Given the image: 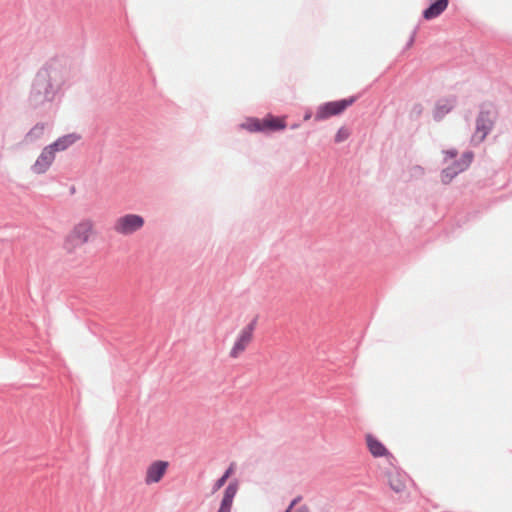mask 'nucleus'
I'll return each mask as SVG.
<instances>
[{
    "instance_id": "nucleus-1",
    "label": "nucleus",
    "mask_w": 512,
    "mask_h": 512,
    "mask_svg": "<svg viewBox=\"0 0 512 512\" xmlns=\"http://www.w3.org/2000/svg\"><path fill=\"white\" fill-rule=\"evenodd\" d=\"M66 80L65 66L60 59L46 61L31 81L27 107L37 116H50L64 96Z\"/></svg>"
},
{
    "instance_id": "nucleus-2",
    "label": "nucleus",
    "mask_w": 512,
    "mask_h": 512,
    "mask_svg": "<svg viewBox=\"0 0 512 512\" xmlns=\"http://www.w3.org/2000/svg\"><path fill=\"white\" fill-rule=\"evenodd\" d=\"M498 117L496 106L491 102H483L479 105V113L476 118V127L473 138L483 142L493 130Z\"/></svg>"
},
{
    "instance_id": "nucleus-3",
    "label": "nucleus",
    "mask_w": 512,
    "mask_h": 512,
    "mask_svg": "<svg viewBox=\"0 0 512 512\" xmlns=\"http://www.w3.org/2000/svg\"><path fill=\"white\" fill-rule=\"evenodd\" d=\"M358 100L357 95L336 101L325 102L318 106L315 113V121H323L330 117L341 115L348 107Z\"/></svg>"
},
{
    "instance_id": "nucleus-4",
    "label": "nucleus",
    "mask_w": 512,
    "mask_h": 512,
    "mask_svg": "<svg viewBox=\"0 0 512 512\" xmlns=\"http://www.w3.org/2000/svg\"><path fill=\"white\" fill-rule=\"evenodd\" d=\"M474 159V153L471 150L465 151L461 157L451 162L447 167L441 170V182L445 185L451 181L461 172L469 168Z\"/></svg>"
},
{
    "instance_id": "nucleus-5",
    "label": "nucleus",
    "mask_w": 512,
    "mask_h": 512,
    "mask_svg": "<svg viewBox=\"0 0 512 512\" xmlns=\"http://www.w3.org/2000/svg\"><path fill=\"white\" fill-rule=\"evenodd\" d=\"M92 224L90 221H83L77 224L73 231L66 237L64 248L71 252L74 248L83 245L89 239Z\"/></svg>"
},
{
    "instance_id": "nucleus-6",
    "label": "nucleus",
    "mask_w": 512,
    "mask_h": 512,
    "mask_svg": "<svg viewBox=\"0 0 512 512\" xmlns=\"http://www.w3.org/2000/svg\"><path fill=\"white\" fill-rule=\"evenodd\" d=\"M145 224V220L138 214H126L117 219L114 230L122 235H131L140 230Z\"/></svg>"
},
{
    "instance_id": "nucleus-7",
    "label": "nucleus",
    "mask_w": 512,
    "mask_h": 512,
    "mask_svg": "<svg viewBox=\"0 0 512 512\" xmlns=\"http://www.w3.org/2000/svg\"><path fill=\"white\" fill-rule=\"evenodd\" d=\"M258 317H254L239 333L231 351L230 357L237 358L240 352H243L253 337V332L257 325Z\"/></svg>"
},
{
    "instance_id": "nucleus-8",
    "label": "nucleus",
    "mask_w": 512,
    "mask_h": 512,
    "mask_svg": "<svg viewBox=\"0 0 512 512\" xmlns=\"http://www.w3.org/2000/svg\"><path fill=\"white\" fill-rule=\"evenodd\" d=\"M55 160L53 151L45 146L40 155L37 157L34 164L31 166V171L37 175L46 173Z\"/></svg>"
},
{
    "instance_id": "nucleus-9",
    "label": "nucleus",
    "mask_w": 512,
    "mask_h": 512,
    "mask_svg": "<svg viewBox=\"0 0 512 512\" xmlns=\"http://www.w3.org/2000/svg\"><path fill=\"white\" fill-rule=\"evenodd\" d=\"M168 467L169 463L164 460H157L151 463L147 468L145 483L149 485L160 482Z\"/></svg>"
},
{
    "instance_id": "nucleus-10",
    "label": "nucleus",
    "mask_w": 512,
    "mask_h": 512,
    "mask_svg": "<svg viewBox=\"0 0 512 512\" xmlns=\"http://www.w3.org/2000/svg\"><path fill=\"white\" fill-rule=\"evenodd\" d=\"M456 104L457 97L455 95L437 100L433 110V119L436 122L441 121L448 113L454 109Z\"/></svg>"
},
{
    "instance_id": "nucleus-11",
    "label": "nucleus",
    "mask_w": 512,
    "mask_h": 512,
    "mask_svg": "<svg viewBox=\"0 0 512 512\" xmlns=\"http://www.w3.org/2000/svg\"><path fill=\"white\" fill-rule=\"evenodd\" d=\"M239 489V480L233 479L226 486L220 507L217 512H231L233 500Z\"/></svg>"
},
{
    "instance_id": "nucleus-12",
    "label": "nucleus",
    "mask_w": 512,
    "mask_h": 512,
    "mask_svg": "<svg viewBox=\"0 0 512 512\" xmlns=\"http://www.w3.org/2000/svg\"><path fill=\"white\" fill-rule=\"evenodd\" d=\"M80 139L81 136L78 133H69L57 138L54 142L47 146L53 151L54 154H56V152L67 150Z\"/></svg>"
},
{
    "instance_id": "nucleus-13",
    "label": "nucleus",
    "mask_w": 512,
    "mask_h": 512,
    "mask_svg": "<svg viewBox=\"0 0 512 512\" xmlns=\"http://www.w3.org/2000/svg\"><path fill=\"white\" fill-rule=\"evenodd\" d=\"M449 0H431L422 12V17L429 21L440 16L448 7Z\"/></svg>"
},
{
    "instance_id": "nucleus-14",
    "label": "nucleus",
    "mask_w": 512,
    "mask_h": 512,
    "mask_svg": "<svg viewBox=\"0 0 512 512\" xmlns=\"http://www.w3.org/2000/svg\"><path fill=\"white\" fill-rule=\"evenodd\" d=\"M366 443L373 457L379 458L391 455L385 445L371 434H367Z\"/></svg>"
},
{
    "instance_id": "nucleus-15",
    "label": "nucleus",
    "mask_w": 512,
    "mask_h": 512,
    "mask_svg": "<svg viewBox=\"0 0 512 512\" xmlns=\"http://www.w3.org/2000/svg\"><path fill=\"white\" fill-rule=\"evenodd\" d=\"M48 127V123L37 122L25 135L23 142L25 144H34L43 138L45 131Z\"/></svg>"
},
{
    "instance_id": "nucleus-16",
    "label": "nucleus",
    "mask_w": 512,
    "mask_h": 512,
    "mask_svg": "<svg viewBox=\"0 0 512 512\" xmlns=\"http://www.w3.org/2000/svg\"><path fill=\"white\" fill-rule=\"evenodd\" d=\"M264 132L265 131H281L286 128L285 119L278 116L268 114L264 119Z\"/></svg>"
},
{
    "instance_id": "nucleus-17",
    "label": "nucleus",
    "mask_w": 512,
    "mask_h": 512,
    "mask_svg": "<svg viewBox=\"0 0 512 512\" xmlns=\"http://www.w3.org/2000/svg\"><path fill=\"white\" fill-rule=\"evenodd\" d=\"M264 120L255 117H248L244 123L240 125L241 128L249 132H264Z\"/></svg>"
},
{
    "instance_id": "nucleus-18",
    "label": "nucleus",
    "mask_w": 512,
    "mask_h": 512,
    "mask_svg": "<svg viewBox=\"0 0 512 512\" xmlns=\"http://www.w3.org/2000/svg\"><path fill=\"white\" fill-rule=\"evenodd\" d=\"M389 485L390 488L396 493H400L405 490L406 484L404 479L400 474L390 475L389 476Z\"/></svg>"
},
{
    "instance_id": "nucleus-19",
    "label": "nucleus",
    "mask_w": 512,
    "mask_h": 512,
    "mask_svg": "<svg viewBox=\"0 0 512 512\" xmlns=\"http://www.w3.org/2000/svg\"><path fill=\"white\" fill-rule=\"evenodd\" d=\"M350 135H351L350 130L348 128H346L345 126H342L336 132V135L334 137V142L337 144L342 143L345 140H347L350 137Z\"/></svg>"
},
{
    "instance_id": "nucleus-20",
    "label": "nucleus",
    "mask_w": 512,
    "mask_h": 512,
    "mask_svg": "<svg viewBox=\"0 0 512 512\" xmlns=\"http://www.w3.org/2000/svg\"><path fill=\"white\" fill-rule=\"evenodd\" d=\"M423 110H424V108L421 103H415L411 108L410 118L418 119L422 115Z\"/></svg>"
},
{
    "instance_id": "nucleus-21",
    "label": "nucleus",
    "mask_w": 512,
    "mask_h": 512,
    "mask_svg": "<svg viewBox=\"0 0 512 512\" xmlns=\"http://www.w3.org/2000/svg\"><path fill=\"white\" fill-rule=\"evenodd\" d=\"M418 28H419V26L417 25V26L413 29V31L411 32V35H410V37H409L408 41H407V42H406V44H405V47H404L405 49H409V48H410V47H412V45L414 44V42H415V37H416L417 31H418Z\"/></svg>"
},
{
    "instance_id": "nucleus-22",
    "label": "nucleus",
    "mask_w": 512,
    "mask_h": 512,
    "mask_svg": "<svg viewBox=\"0 0 512 512\" xmlns=\"http://www.w3.org/2000/svg\"><path fill=\"white\" fill-rule=\"evenodd\" d=\"M443 153L445 155L444 161H447L448 159H454L458 155V151L455 148L444 150Z\"/></svg>"
},
{
    "instance_id": "nucleus-23",
    "label": "nucleus",
    "mask_w": 512,
    "mask_h": 512,
    "mask_svg": "<svg viewBox=\"0 0 512 512\" xmlns=\"http://www.w3.org/2000/svg\"><path fill=\"white\" fill-rule=\"evenodd\" d=\"M226 482L227 481L224 478H218L212 486V493L217 492L220 488H222L225 485Z\"/></svg>"
},
{
    "instance_id": "nucleus-24",
    "label": "nucleus",
    "mask_w": 512,
    "mask_h": 512,
    "mask_svg": "<svg viewBox=\"0 0 512 512\" xmlns=\"http://www.w3.org/2000/svg\"><path fill=\"white\" fill-rule=\"evenodd\" d=\"M233 472H234V463H231L221 477L227 481Z\"/></svg>"
},
{
    "instance_id": "nucleus-25",
    "label": "nucleus",
    "mask_w": 512,
    "mask_h": 512,
    "mask_svg": "<svg viewBox=\"0 0 512 512\" xmlns=\"http://www.w3.org/2000/svg\"><path fill=\"white\" fill-rule=\"evenodd\" d=\"M300 500H301V496H297L296 498H294V499L290 502V504H289V506H288V507H290V509H293V508H294V506H295L296 504H298V502H299Z\"/></svg>"
},
{
    "instance_id": "nucleus-26",
    "label": "nucleus",
    "mask_w": 512,
    "mask_h": 512,
    "mask_svg": "<svg viewBox=\"0 0 512 512\" xmlns=\"http://www.w3.org/2000/svg\"><path fill=\"white\" fill-rule=\"evenodd\" d=\"M295 512H310L306 505L300 506Z\"/></svg>"
},
{
    "instance_id": "nucleus-27",
    "label": "nucleus",
    "mask_w": 512,
    "mask_h": 512,
    "mask_svg": "<svg viewBox=\"0 0 512 512\" xmlns=\"http://www.w3.org/2000/svg\"><path fill=\"white\" fill-rule=\"evenodd\" d=\"M311 116H312V113L310 111L306 112L304 114V120H309L311 118Z\"/></svg>"
},
{
    "instance_id": "nucleus-28",
    "label": "nucleus",
    "mask_w": 512,
    "mask_h": 512,
    "mask_svg": "<svg viewBox=\"0 0 512 512\" xmlns=\"http://www.w3.org/2000/svg\"><path fill=\"white\" fill-rule=\"evenodd\" d=\"M71 193H74L75 192V187L72 186L71 189H70Z\"/></svg>"
},
{
    "instance_id": "nucleus-29",
    "label": "nucleus",
    "mask_w": 512,
    "mask_h": 512,
    "mask_svg": "<svg viewBox=\"0 0 512 512\" xmlns=\"http://www.w3.org/2000/svg\"><path fill=\"white\" fill-rule=\"evenodd\" d=\"M297 127H298V124H294L291 128H292V129H295V128H297Z\"/></svg>"
},
{
    "instance_id": "nucleus-30",
    "label": "nucleus",
    "mask_w": 512,
    "mask_h": 512,
    "mask_svg": "<svg viewBox=\"0 0 512 512\" xmlns=\"http://www.w3.org/2000/svg\"><path fill=\"white\" fill-rule=\"evenodd\" d=\"M292 509H290V507H287V509L285 510V512H291Z\"/></svg>"
}]
</instances>
